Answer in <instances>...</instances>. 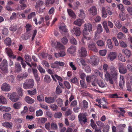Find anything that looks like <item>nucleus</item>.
Instances as JSON below:
<instances>
[{"label":"nucleus","mask_w":132,"mask_h":132,"mask_svg":"<svg viewBox=\"0 0 132 132\" xmlns=\"http://www.w3.org/2000/svg\"><path fill=\"white\" fill-rule=\"evenodd\" d=\"M108 66L106 64H104L103 65V69L104 71L106 72L105 74V78L107 81H109L111 84H113V81L112 80H115L117 78V70L113 66H111L110 67V70L111 71V75L107 71Z\"/></svg>","instance_id":"obj_1"},{"label":"nucleus","mask_w":132,"mask_h":132,"mask_svg":"<svg viewBox=\"0 0 132 132\" xmlns=\"http://www.w3.org/2000/svg\"><path fill=\"white\" fill-rule=\"evenodd\" d=\"M84 29L83 30V39H86L89 40L90 37L88 35L90 31L92 29V25L89 23L85 24L84 26Z\"/></svg>","instance_id":"obj_2"},{"label":"nucleus","mask_w":132,"mask_h":132,"mask_svg":"<svg viewBox=\"0 0 132 132\" xmlns=\"http://www.w3.org/2000/svg\"><path fill=\"white\" fill-rule=\"evenodd\" d=\"M34 85V81L33 79H29L26 80L23 84V87L25 89L32 88Z\"/></svg>","instance_id":"obj_3"},{"label":"nucleus","mask_w":132,"mask_h":132,"mask_svg":"<svg viewBox=\"0 0 132 132\" xmlns=\"http://www.w3.org/2000/svg\"><path fill=\"white\" fill-rule=\"evenodd\" d=\"M7 65V60L5 59L3 60L0 64V67L2 72L5 74L7 73L8 72Z\"/></svg>","instance_id":"obj_4"},{"label":"nucleus","mask_w":132,"mask_h":132,"mask_svg":"<svg viewBox=\"0 0 132 132\" xmlns=\"http://www.w3.org/2000/svg\"><path fill=\"white\" fill-rule=\"evenodd\" d=\"M7 96L13 102H16L19 99V96L15 92L9 93Z\"/></svg>","instance_id":"obj_5"},{"label":"nucleus","mask_w":132,"mask_h":132,"mask_svg":"<svg viewBox=\"0 0 132 132\" xmlns=\"http://www.w3.org/2000/svg\"><path fill=\"white\" fill-rule=\"evenodd\" d=\"M117 53L116 52H111L109 53L107 56V59L110 61H113L116 58Z\"/></svg>","instance_id":"obj_6"},{"label":"nucleus","mask_w":132,"mask_h":132,"mask_svg":"<svg viewBox=\"0 0 132 132\" xmlns=\"http://www.w3.org/2000/svg\"><path fill=\"white\" fill-rule=\"evenodd\" d=\"M5 51L10 58H12L13 59H15L16 57V55H13L12 51L10 48H6Z\"/></svg>","instance_id":"obj_7"},{"label":"nucleus","mask_w":132,"mask_h":132,"mask_svg":"<svg viewBox=\"0 0 132 132\" xmlns=\"http://www.w3.org/2000/svg\"><path fill=\"white\" fill-rule=\"evenodd\" d=\"M10 85L7 84L5 83L2 85L1 88L2 90L5 92L10 91L11 90Z\"/></svg>","instance_id":"obj_8"},{"label":"nucleus","mask_w":132,"mask_h":132,"mask_svg":"<svg viewBox=\"0 0 132 132\" xmlns=\"http://www.w3.org/2000/svg\"><path fill=\"white\" fill-rule=\"evenodd\" d=\"M33 75L35 78L37 82L39 81L40 80V78L38 75V72L36 68H32V69Z\"/></svg>","instance_id":"obj_9"},{"label":"nucleus","mask_w":132,"mask_h":132,"mask_svg":"<svg viewBox=\"0 0 132 132\" xmlns=\"http://www.w3.org/2000/svg\"><path fill=\"white\" fill-rule=\"evenodd\" d=\"M119 72L121 73L125 74L127 71V69L125 67L123 64L120 63L119 65Z\"/></svg>","instance_id":"obj_10"},{"label":"nucleus","mask_w":132,"mask_h":132,"mask_svg":"<svg viewBox=\"0 0 132 132\" xmlns=\"http://www.w3.org/2000/svg\"><path fill=\"white\" fill-rule=\"evenodd\" d=\"M122 52L126 56L127 58H129L131 55V51L126 48L122 50Z\"/></svg>","instance_id":"obj_11"},{"label":"nucleus","mask_w":132,"mask_h":132,"mask_svg":"<svg viewBox=\"0 0 132 132\" xmlns=\"http://www.w3.org/2000/svg\"><path fill=\"white\" fill-rule=\"evenodd\" d=\"M88 48L90 50H92L95 52L98 51L96 47L95 43L93 42L92 43L88 45Z\"/></svg>","instance_id":"obj_12"},{"label":"nucleus","mask_w":132,"mask_h":132,"mask_svg":"<svg viewBox=\"0 0 132 132\" xmlns=\"http://www.w3.org/2000/svg\"><path fill=\"white\" fill-rule=\"evenodd\" d=\"M45 102L48 103H53L55 101V98L52 97H45Z\"/></svg>","instance_id":"obj_13"},{"label":"nucleus","mask_w":132,"mask_h":132,"mask_svg":"<svg viewBox=\"0 0 132 132\" xmlns=\"http://www.w3.org/2000/svg\"><path fill=\"white\" fill-rule=\"evenodd\" d=\"M27 0H20L19 3L20 4V6L21 9L23 10L27 6L26 3Z\"/></svg>","instance_id":"obj_14"},{"label":"nucleus","mask_w":132,"mask_h":132,"mask_svg":"<svg viewBox=\"0 0 132 132\" xmlns=\"http://www.w3.org/2000/svg\"><path fill=\"white\" fill-rule=\"evenodd\" d=\"M125 82V81L123 76L122 75H120V76L119 85L121 88H123Z\"/></svg>","instance_id":"obj_15"},{"label":"nucleus","mask_w":132,"mask_h":132,"mask_svg":"<svg viewBox=\"0 0 132 132\" xmlns=\"http://www.w3.org/2000/svg\"><path fill=\"white\" fill-rule=\"evenodd\" d=\"M52 45H55V48L57 49L61 50L63 49L64 48V46L60 43L58 42H57L56 43H52Z\"/></svg>","instance_id":"obj_16"},{"label":"nucleus","mask_w":132,"mask_h":132,"mask_svg":"<svg viewBox=\"0 0 132 132\" xmlns=\"http://www.w3.org/2000/svg\"><path fill=\"white\" fill-rule=\"evenodd\" d=\"M97 30L96 33H95V36L96 37L97 36V34H99L101 33L103 31V28L101 24H98L97 26Z\"/></svg>","instance_id":"obj_17"},{"label":"nucleus","mask_w":132,"mask_h":132,"mask_svg":"<svg viewBox=\"0 0 132 132\" xmlns=\"http://www.w3.org/2000/svg\"><path fill=\"white\" fill-rule=\"evenodd\" d=\"M24 100L27 103L29 104H32L35 102L34 99L28 96H27L25 97Z\"/></svg>","instance_id":"obj_18"},{"label":"nucleus","mask_w":132,"mask_h":132,"mask_svg":"<svg viewBox=\"0 0 132 132\" xmlns=\"http://www.w3.org/2000/svg\"><path fill=\"white\" fill-rule=\"evenodd\" d=\"M97 9L94 6L92 7L89 10L90 14L93 15H96L97 14Z\"/></svg>","instance_id":"obj_19"},{"label":"nucleus","mask_w":132,"mask_h":132,"mask_svg":"<svg viewBox=\"0 0 132 132\" xmlns=\"http://www.w3.org/2000/svg\"><path fill=\"white\" fill-rule=\"evenodd\" d=\"M11 110V108L10 107L4 106L2 105L0 106V110L2 111L8 112L10 111Z\"/></svg>","instance_id":"obj_20"},{"label":"nucleus","mask_w":132,"mask_h":132,"mask_svg":"<svg viewBox=\"0 0 132 132\" xmlns=\"http://www.w3.org/2000/svg\"><path fill=\"white\" fill-rule=\"evenodd\" d=\"M76 48L75 46H71L67 50L68 52L72 54L74 53L76 51Z\"/></svg>","instance_id":"obj_21"},{"label":"nucleus","mask_w":132,"mask_h":132,"mask_svg":"<svg viewBox=\"0 0 132 132\" xmlns=\"http://www.w3.org/2000/svg\"><path fill=\"white\" fill-rule=\"evenodd\" d=\"M12 123L9 122H5L2 123L3 126L7 128L12 129Z\"/></svg>","instance_id":"obj_22"},{"label":"nucleus","mask_w":132,"mask_h":132,"mask_svg":"<svg viewBox=\"0 0 132 132\" xmlns=\"http://www.w3.org/2000/svg\"><path fill=\"white\" fill-rule=\"evenodd\" d=\"M67 11L69 15L73 18H76V16L75 13L72 10L70 9H68Z\"/></svg>","instance_id":"obj_23"},{"label":"nucleus","mask_w":132,"mask_h":132,"mask_svg":"<svg viewBox=\"0 0 132 132\" xmlns=\"http://www.w3.org/2000/svg\"><path fill=\"white\" fill-rule=\"evenodd\" d=\"M90 59L93 65H96L97 64V57L96 56L93 55L90 57Z\"/></svg>","instance_id":"obj_24"},{"label":"nucleus","mask_w":132,"mask_h":132,"mask_svg":"<svg viewBox=\"0 0 132 132\" xmlns=\"http://www.w3.org/2000/svg\"><path fill=\"white\" fill-rule=\"evenodd\" d=\"M3 117L4 119L7 120H10L11 118V114L8 113L3 114Z\"/></svg>","instance_id":"obj_25"},{"label":"nucleus","mask_w":132,"mask_h":132,"mask_svg":"<svg viewBox=\"0 0 132 132\" xmlns=\"http://www.w3.org/2000/svg\"><path fill=\"white\" fill-rule=\"evenodd\" d=\"M117 37L118 39L124 40L125 39L126 36L123 33L120 32L118 34Z\"/></svg>","instance_id":"obj_26"},{"label":"nucleus","mask_w":132,"mask_h":132,"mask_svg":"<svg viewBox=\"0 0 132 132\" xmlns=\"http://www.w3.org/2000/svg\"><path fill=\"white\" fill-rule=\"evenodd\" d=\"M7 103V101L6 99L3 96H0V104H5Z\"/></svg>","instance_id":"obj_27"},{"label":"nucleus","mask_w":132,"mask_h":132,"mask_svg":"<svg viewBox=\"0 0 132 132\" xmlns=\"http://www.w3.org/2000/svg\"><path fill=\"white\" fill-rule=\"evenodd\" d=\"M126 85L127 90L129 92H131L132 88L131 85L132 86V77L130 78V83H126Z\"/></svg>","instance_id":"obj_28"},{"label":"nucleus","mask_w":132,"mask_h":132,"mask_svg":"<svg viewBox=\"0 0 132 132\" xmlns=\"http://www.w3.org/2000/svg\"><path fill=\"white\" fill-rule=\"evenodd\" d=\"M73 29L75 31V34L76 36H80V28L78 27H74Z\"/></svg>","instance_id":"obj_29"},{"label":"nucleus","mask_w":132,"mask_h":132,"mask_svg":"<svg viewBox=\"0 0 132 132\" xmlns=\"http://www.w3.org/2000/svg\"><path fill=\"white\" fill-rule=\"evenodd\" d=\"M102 13V17L103 18H106L107 16V14L106 12L105 8L104 7H103L101 10Z\"/></svg>","instance_id":"obj_30"},{"label":"nucleus","mask_w":132,"mask_h":132,"mask_svg":"<svg viewBox=\"0 0 132 132\" xmlns=\"http://www.w3.org/2000/svg\"><path fill=\"white\" fill-rule=\"evenodd\" d=\"M106 43L108 48L110 49H112L113 48V45L111 40L110 39H108L106 41Z\"/></svg>","instance_id":"obj_31"},{"label":"nucleus","mask_w":132,"mask_h":132,"mask_svg":"<svg viewBox=\"0 0 132 132\" xmlns=\"http://www.w3.org/2000/svg\"><path fill=\"white\" fill-rule=\"evenodd\" d=\"M4 43L6 45L9 46H10L11 45V38L9 37L6 38L4 40Z\"/></svg>","instance_id":"obj_32"},{"label":"nucleus","mask_w":132,"mask_h":132,"mask_svg":"<svg viewBox=\"0 0 132 132\" xmlns=\"http://www.w3.org/2000/svg\"><path fill=\"white\" fill-rule=\"evenodd\" d=\"M15 71L16 72H19L21 70V67L20 63H19L15 64Z\"/></svg>","instance_id":"obj_33"},{"label":"nucleus","mask_w":132,"mask_h":132,"mask_svg":"<svg viewBox=\"0 0 132 132\" xmlns=\"http://www.w3.org/2000/svg\"><path fill=\"white\" fill-rule=\"evenodd\" d=\"M114 22L117 28L120 29L121 27V24L119 20H115L114 21Z\"/></svg>","instance_id":"obj_34"},{"label":"nucleus","mask_w":132,"mask_h":132,"mask_svg":"<svg viewBox=\"0 0 132 132\" xmlns=\"http://www.w3.org/2000/svg\"><path fill=\"white\" fill-rule=\"evenodd\" d=\"M118 58V60L122 62H125L126 61L125 56L121 53L119 54Z\"/></svg>","instance_id":"obj_35"},{"label":"nucleus","mask_w":132,"mask_h":132,"mask_svg":"<svg viewBox=\"0 0 132 132\" xmlns=\"http://www.w3.org/2000/svg\"><path fill=\"white\" fill-rule=\"evenodd\" d=\"M44 80L47 83H48L51 82V79L49 76L48 75H45Z\"/></svg>","instance_id":"obj_36"},{"label":"nucleus","mask_w":132,"mask_h":132,"mask_svg":"<svg viewBox=\"0 0 132 132\" xmlns=\"http://www.w3.org/2000/svg\"><path fill=\"white\" fill-rule=\"evenodd\" d=\"M27 92L28 94L30 95H35L37 93V90L36 89L33 90H28Z\"/></svg>","instance_id":"obj_37"},{"label":"nucleus","mask_w":132,"mask_h":132,"mask_svg":"<svg viewBox=\"0 0 132 132\" xmlns=\"http://www.w3.org/2000/svg\"><path fill=\"white\" fill-rule=\"evenodd\" d=\"M21 104L20 102H16L13 105L14 108L16 109H19L21 107Z\"/></svg>","instance_id":"obj_38"},{"label":"nucleus","mask_w":132,"mask_h":132,"mask_svg":"<svg viewBox=\"0 0 132 132\" xmlns=\"http://www.w3.org/2000/svg\"><path fill=\"white\" fill-rule=\"evenodd\" d=\"M37 99L39 102H43L44 101V95L40 94L37 97Z\"/></svg>","instance_id":"obj_39"},{"label":"nucleus","mask_w":132,"mask_h":132,"mask_svg":"<svg viewBox=\"0 0 132 132\" xmlns=\"http://www.w3.org/2000/svg\"><path fill=\"white\" fill-rule=\"evenodd\" d=\"M24 58L25 60V62H31V58L30 55L28 54H26L24 55Z\"/></svg>","instance_id":"obj_40"},{"label":"nucleus","mask_w":132,"mask_h":132,"mask_svg":"<svg viewBox=\"0 0 132 132\" xmlns=\"http://www.w3.org/2000/svg\"><path fill=\"white\" fill-rule=\"evenodd\" d=\"M119 16L120 19L122 21H124L126 19L125 14L123 12L119 13Z\"/></svg>","instance_id":"obj_41"},{"label":"nucleus","mask_w":132,"mask_h":132,"mask_svg":"<svg viewBox=\"0 0 132 132\" xmlns=\"http://www.w3.org/2000/svg\"><path fill=\"white\" fill-rule=\"evenodd\" d=\"M96 101L98 102V103L99 104L101 105V104H102V103L103 102V101L105 103V104H107V102L105 100V99L104 98H102V100H101V99H99V98H97L96 100Z\"/></svg>","instance_id":"obj_42"},{"label":"nucleus","mask_w":132,"mask_h":132,"mask_svg":"<svg viewBox=\"0 0 132 132\" xmlns=\"http://www.w3.org/2000/svg\"><path fill=\"white\" fill-rule=\"evenodd\" d=\"M56 102L58 106L60 107H62L63 104L62 100L61 98H58L56 100Z\"/></svg>","instance_id":"obj_43"},{"label":"nucleus","mask_w":132,"mask_h":132,"mask_svg":"<svg viewBox=\"0 0 132 132\" xmlns=\"http://www.w3.org/2000/svg\"><path fill=\"white\" fill-rule=\"evenodd\" d=\"M66 25L64 24L63 25L60 26L59 27V29L60 30H61L63 32H67L68 30L66 29Z\"/></svg>","instance_id":"obj_44"},{"label":"nucleus","mask_w":132,"mask_h":132,"mask_svg":"<svg viewBox=\"0 0 132 132\" xmlns=\"http://www.w3.org/2000/svg\"><path fill=\"white\" fill-rule=\"evenodd\" d=\"M88 102L85 100L83 101V108L84 109V110L85 109V110L88 111Z\"/></svg>","instance_id":"obj_45"},{"label":"nucleus","mask_w":132,"mask_h":132,"mask_svg":"<svg viewBox=\"0 0 132 132\" xmlns=\"http://www.w3.org/2000/svg\"><path fill=\"white\" fill-rule=\"evenodd\" d=\"M117 94H109V97L110 98H120L121 97H118Z\"/></svg>","instance_id":"obj_46"},{"label":"nucleus","mask_w":132,"mask_h":132,"mask_svg":"<svg viewBox=\"0 0 132 132\" xmlns=\"http://www.w3.org/2000/svg\"><path fill=\"white\" fill-rule=\"evenodd\" d=\"M44 4V2L40 0H38L37 1L36 3L35 7L37 8L39 7L42 6Z\"/></svg>","instance_id":"obj_47"},{"label":"nucleus","mask_w":132,"mask_h":132,"mask_svg":"<svg viewBox=\"0 0 132 132\" xmlns=\"http://www.w3.org/2000/svg\"><path fill=\"white\" fill-rule=\"evenodd\" d=\"M55 0H46L45 4L46 6H48L50 4H53L55 2Z\"/></svg>","instance_id":"obj_48"},{"label":"nucleus","mask_w":132,"mask_h":132,"mask_svg":"<svg viewBox=\"0 0 132 132\" xmlns=\"http://www.w3.org/2000/svg\"><path fill=\"white\" fill-rule=\"evenodd\" d=\"M74 23L76 25L80 26L82 23V20L80 19H78L77 20L74 21Z\"/></svg>","instance_id":"obj_49"},{"label":"nucleus","mask_w":132,"mask_h":132,"mask_svg":"<svg viewBox=\"0 0 132 132\" xmlns=\"http://www.w3.org/2000/svg\"><path fill=\"white\" fill-rule=\"evenodd\" d=\"M51 128L53 130H57L58 129L57 125L54 122H52L51 125Z\"/></svg>","instance_id":"obj_50"},{"label":"nucleus","mask_w":132,"mask_h":132,"mask_svg":"<svg viewBox=\"0 0 132 132\" xmlns=\"http://www.w3.org/2000/svg\"><path fill=\"white\" fill-rule=\"evenodd\" d=\"M17 29V26L15 25H13L11 26L9 28L10 30L12 31H15Z\"/></svg>","instance_id":"obj_51"},{"label":"nucleus","mask_w":132,"mask_h":132,"mask_svg":"<svg viewBox=\"0 0 132 132\" xmlns=\"http://www.w3.org/2000/svg\"><path fill=\"white\" fill-rule=\"evenodd\" d=\"M43 114V112L41 109H39L38 110L36 111V114L37 117L41 116Z\"/></svg>","instance_id":"obj_52"},{"label":"nucleus","mask_w":132,"mask_h":132,"mask_svg":"<svg viewBox=\"0 0 132 132\" xmlns=\"http://www.w3.org/2000/svg\"><path fill=\"white\" fill-rule=\"evenodd\" d=\"M70 41L71 43L74 45H75L77 44V42L76 39L73 37L70 38Z\"/></svg>","instance_id":"obj_53"},{"label":"nucleus","mask_w":132,"mask_h":132,"mask_svg":"<svg viewBox=\"0 0 132 132\" xmlns=\"http://www.w3.org/2000/svg\"><path fill=\"white\" fill-rule=\"evenodd\" d=\"M37 68L41 73H45V70L42 68L40 65L38 66Z\"/></svg>","instance_id":"obj_54"},{"label":"nucleus","mask_w":132,"mask_h":132,"mask_svg":"<svg viewBox=\"0 0 132 132\" xmlns=\"http://www.w3.org/2000/svg\"><path fill=\"white\" fill-rule=\"evenodd\" d=\"M56 92L57 94H60L62 92V90L59 85H58L56 88Z\"/></svg>","instance_id":"obj_55"},{"label":"nucleus","mask_w":132,"mask_h":132,"mask_svg":"<svg viewBox=\"0 0 132 132\" xmlns=\"http://www.w3.org/2000/svg\"><path fill=\"white\" fill-rule=\"evenodd\" d=\"M84 69L85 71L87 73H90L91 72L90 69L88 65H84Z\"/></svg>","instance_id":"obj_56"},{"label":"nucleus","mask_w":132,"mask_h":132,"mask_svg":"<svg viewBox=\"0 0 132 132\" xmlns=\"http://www.w3.org/2000/svg\"><path fill=\"white\" fill-rule=\"evenodd\" d=\"M79 120L80 123L82 126V113H80L78 115Z\"/></svg>","instance_id":"obj_57"},{"label":"nucleus","mask_w":132,"mask_h":132,"mask_svg":"<svg viewBox=\"0 0 132 132\" xmlns=\"http://www.w3.org/2000/svg\"><path fill=\"white\" fill-rule=\"evenodd\" d=\"M126 127V125L125 124H120L118 125L117 126V128L119 130H122L123 129Z\"/></svg>","instance_id":"obj_58"},{"label":"nucleus","mask_w":132,"mask_h":132,"mask_svg":"<svg viewBox=\"0 0 132 132\" xmlns=\"http://www.w3.org/2000/svg\"><path fill=\"white\" fill-rule=\"evenodd\" d=\"M98 84L99 86L103 88L106 87V85L102 80L98 82Z\"/></svg>","instance_id":"obj_59"},{"label":"nucleus","mask_w":132,"mask_h":132,"mask_svg":"<svg viewBox=\"0 0 132 132\" xmlns=\"http://www.w3.org/2000/svg\"><path fill=\"white\" fill-rule=\"evenodd\" d=\"M61 41L64 45H66L68 42V39L66 37H63L61 39Z\"/></svg>","instance_id":"obj_60"},{"label":"nucleus","mask_w":132,"mask_h":132,"mask_svg":"<svg viewBox=\"0 0 132 132\" xmlns=\"http://www.w3.org/2000/svg\"><path fill=\"white\" fill-rule=\"evenodd\" d=\"M118 8L121 11H123L125 10V7L123 5L121 4L117 5Z\"/></svg>","instance_id":"obj_61"},{"label":"nucleus","mask_w":132,"mask_h":132,"mask_svg":"<svg viewBox=\"0 0 132 132\" xmlns=\"http://www.w3.org/2000/svg\"><path fill=\"white\" fill-rule=\"evenodd\" d=\"M2 33L3 34L7 35L8 33V30L7 28H5L2 30Z\"/></svg>","instance_id":"obj_62"},{"label":"nucleus","mask_w":132,"mask_h":132,"mask_svg":"<svg viewBox=\"0 0 132 132\" xmlns=\"http://www.w3.org/2000/svg\"><path fill=\"white\" fill-rule=\"evenodd\" d=\"M36 15V13L35 12H33L29 14L28 16V19H31Z\"/></svg>","instance_id":"obj_63"},{"label":"nucleus","mask_w":132,"mask_h":132,"mask_svg":"<svg viewBox=\"0 0 132 132\" xmlns=\"http://www.w3.org/2000/svg\"><path fill=\"white\" fill-rule=\"evenodd\" d=\"M107 53V51L106 50H101L99 51L100 54L102 56H104Z\"/></svg>","instance_id":"obj_64"}]
</instances>
